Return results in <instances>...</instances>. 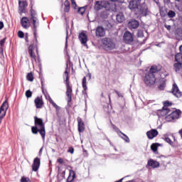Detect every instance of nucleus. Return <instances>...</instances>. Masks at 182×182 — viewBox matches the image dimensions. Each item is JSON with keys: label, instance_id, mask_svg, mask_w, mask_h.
Here are the masks:
<instances>
[{"label": "nucleus", "instance_id": "obj_1", "mask_svg": "<svg viewBox=\"0 0 182 182\" xmlns=\"http://www.w3.org/2000/svg\"><path fill=\"white\" fill-rule=\"evenodd\" d=\"M32 22V31L33 33V40L31 41V45L28 47V53L33 59L36 62V55L33 53V50H36L37 55H39V50L38 48V28L39 27V20L37 18H30Z\"/></svg>", "mask_w": 182, "mask_h": 182}, {"label": "nucleus", "instance_id": "obj_2", "mask_svg": "<svg viewBox=\"0 0 182 182\" xmlns=\"http://www.w3.org/2000/svg\"><path fill=\"white\" fill-rule=\"evenodd\" d=\"M161 70V65H152L149 71L146 73L144 77V82L146 87L154 89L156 87V73H159Z\"/></svg>", "mask_w": 182, "mask_h": 182}, {"label": "nucleus", "instance_id": "obj_3", "mask_svg": "<svg viewBox=\"0 0 182 182\" xmlns=\"http://www.w3.org/2000/svg\"><path fill=\"white\" fill-rule=\"evenodd\" d=\"M69 64L66 63L65 70L63 75L64 82L66 85V96L68 97V106H70V102H72V86H70V81H69Z\"/></svg>", "mask_w": 182, "mask_h": 182}, {"label": "nucleus", "instance_id": "obj_4", "mask_svg": "<svg viewBox=\"0 0 182 182\" xmlns=\"http://www.w3.org/2000/svg\"><path fill=\"white\" fill-rule=\"evenodd\" d=\"M34 124L36 127L40 129V134L43 140H45V136H46V131L45 129V123H43V119L36 116L34 117Z\"/></svg>", "mask_w": 182, "mask_h": 182}, {"label": "nucleus", "instance_id": "obj_5", "mask_svg": "<svg viewBox=\"0 0 182 182\" xmlns=\"http://www.w3.org/2000/svg\"><path fill=\"white\" fill-rule=\"evenodd\" d=\"M102 49H104V50H106L107 52L113 50V49L116 48V44L114 43V41H113V39L112 38H104L102 40Z\"/></svg>", "mask_w": 182, "mask_h": 182}, {"label": "nucleus", "instance_id": "obj_6", "mask_svg": "<svg viewBox=\"0 0 182 182\" xmlns=\"http://www.w3.org/2000/svg\"><path fill=\"white\" fill-rule=\"evenodd\" d=\"M134 12L136 15L140 16V18H143L150 14V10H149V6H146V3H142L139 5L138 9H136V11Z\"/></svg>", "mask_w": 182, "mask_h": 182}, {"label": "nucleus", "instance_id": "obj_7", "mask_svg": "<svg viewBox=\"0 0 182 182\" xmlns=\"http://www.w3.org/2000/svg\"><path fill=\"white\" fill-rule=\"evenodd\" d=\"M141 5V0H131L129 1L128 8L132 11V12H136L137 9Z\"/></svg>", "mask_w": 182, "mask_h": 182}, {"label": "nucleus", "instance_id": "obj_8", "mask_svg": "<svg viewBox=\"0 0 182 182\" xmlns=\"http://www.w3.org/2000/svg\"><path fill=\"white\" fill-rule=\"evenodd\" d=\"M180 114H181V111L180 109H176V111H173L171 114H168L166 119L167 122H172V120H176L180 117Z\"/></svg>", "mask_w": 182, "mask_h": 182}, {"label": "nucleus", "instance_id": "obj_9", "mask_svg": "<svg viewBox=\"0 0 182 182\" xmlns=\"http://www.w3.org/2000/svg\"><path fill=\"white\" fill-rule=\"evenodd\" d=\"M28 6V1L26 0L18 1V14H26V7Z\"/></svg>", "mask_w": 182, "mask_h": 182}, {"label": "nucleus", "instance_id": "obj_10", "mask_svg": "<svg viewBox=\"0 0 182 182\" xmlns=\"http://www.w3.org/2000/svg\"><path fill=\"white\" fill-rule=\"evenodd\" d=\"M171 102L168 100H166L164 102V107L162 109H159V112H161V116H167L168 113H170V109H168V106H171Z\"/></svg>", "mask_w": 182, "mask_h": 182}, {"label": "nucleus", "instance_id": "obj_11", "mask_svg": "<svg viewBox=\"0 0 182 182\" xmlns=\"http://www.w3.org/2000/svg\"><path fill=\"white\" fill-rule=\"evenodd\" d=\"M171 93L173 95L176 97H181L182 93L181 91H180V89L178 88V86L177 85V83L174 82L172 86V89L171 91Z\"/></svg>", "mask_w": 182, "mask_h": 182}, {"label": "nucleus", "instance_id": "obj_12", "mask_svg": "<svg viewBox=\"0 0 182 182\" xmlns=\"http://www.w3.org/2000/svg\"><path fill=\"white\" fill-rule=\"evenodd\" d=\"M123 39L125 43L130 44L132 43V42H133L134 38L133 37V34H132L130 31H125V33H124Z\"/></svg>", "mask_w": 182, "mask_h": 182}, {"label": "nucleus", "instance_id": "obj_13", "mask_svg": "<svg viewBox=\"0 0 182 182\" xmlns=\"http://www.w3.org/2000/svg\"><path fill=\"white\" fill-rule=\"evenodd\" d=\"M140 26V22L139 21L132 18L128 22V28L131 31H133V29H137Z\"/></svg>", "mask_w": 182, "mask_h": 182}, {"label": "nucleus", "instance_id": "obj_14", "mask_svg": "<svg viewBox=\"0 0 182 182\" xmlns=\"http://www.w3.org/2000/svg\"><path fill=\"white\" fill-rule=\"evenodd\" d=\"M9 105H8V100H5L0 107V114L1 116H6V110H8Z\"/></svg>", "mask_w": 182, "mask_h": 182}, {"label": "nucleus", "instance_id": "obj_15", "mask_svg": "<svg viewBox=\"0 0 182 182\" xmlns=\"http://www.w3.org/2000/svg\"><path fill=\"white\" fill-rule=\"evenodd\" d=\"M78 39L81 42L82 45L87 48V36L84 32H81L78 36Z\"/></svg>", "mask_w": 182, "mask_h": 182}, {"label": "nucleus", "instance_id": "obj_16", "mask_svg": "<svg viewBox=\"0 0 182 182\" xmlns=\"http://www.w3.org/2000/svg\"><path fill=\"white\" fill-rule=\"evenodd\" d=\"M21 25L24 29H28L31 26V21L28 17H22L21 19Z\"/></svg>", "mask_w": 182, "mask_h": 182}, {"label": "nucleus", "instance_id": "obj_17", "mask_svg": "<svg viewBox=\"0 0 182 182\" xmlns=\"http://www.w3.org/2000/svg\"><path fill=\"white\" fill-rule=\"evenodd\" d=\"M146 136L149 140H153L154 137L159 136V131L157 129H152L146 132Z\"/></svg>", "mask_w": 182, "mask_h": 182}, {"label": "nucleus", "instance_id": "obj_18", "mask_svg": "<svg viewBox=\"0 0 182 182\" xmlns=\"http://www.w3.org/2000/svg\"><path fill=\"white\" fill-rule=\"evenodd\" d=\"M39 167H41V159H39V157H36L34 159L32 164L33 171H38L39 170Z\"/></svg>", "mask_w": 182, "mask_h": 182}, {"label": "nucleus", "instance_id": "obj_19", "mask_svg": "<svg viewBox=\"0 0 182 182\" xmlns=\"http://www.w3.org/2000/svg\"><path fill=\"white\" fill-rule=\"evenodd\" d=\"M95 34H96V36H97L98 38L103 37L105 35H106V31H105V28H103L102 26H98L95 30Z\"/></svg>", "mask_w": 182, "mask_h": 182}, {"label": "nucleus", "instance_id": "obj_20", "mask_svg": "<svg viewBox=\"0 0 182 182\" xmlns=\"http://www.w3.org/2000/svg\"><path fill=\"white\" fill-rule=\"evenodd\" d=\"M58 173L57 175V180L58 182H60L63 180H65L66 171H62V168H60V166H58Z\"/></svg>", "mask_w": 182, "mask_h": 182}, {"label": "nucleus", "instance_id": "obj_21", "mask_svg": "<svg viewBox=\"0 0 182 182\" xmlns=\"http://www.w3.org/2000/svg\"><path fill=\"white\" fill-rule=\"evenodd\" d=\"M77 122L78 123V132L79 133H83L85 132V122H83V119L78 117L77 118Z\"/></svg>", "mask_w": 182, "mask_h": 182}, {"label": "nucleus", "instance_id": "obj_22", "mask_svg": "<svg viewBox=\"0 0 182 182\" xmlns=\"http://www.w3.org/2000/svg\"><path fill=\"white\" fill-rule=\"evenodd\" d=\"M34 103L36 105V109H42L43 107V100H42V97H37L35 100Z\"/></svg>", "mask_w": 182, "mask_h": 182}, {"label": "nucleus", "instance_id": "obj_23", "mask_svg": "<svg viewBox=\"0 0 182 182\" xmlns=\"http://www.w3.org/2000/svg\"><path fill=\"white\" fill-rule=\"evenodd\" d=\"M147 164L149 167H152V168H157V167H160V163L151 159L148 161Z\"/></svg>", "mask_w": 182, "mask_h": 182}, {"label": "nucleus", "instance_id": "obj_24", "mask_svg": "<svg viewBox=\"0 0 182 182\" xmlns=\"http://www.w3.org/2000/svg\"><path fill=\"white\" fill-rule=\"evenodd\" d=\"M76 177V173L75 171L70 169L69 170V176L67 178V182H73Z\"/></svg>", "mask_w": 182, "mask_h": 182}, {"label": "nucleus", "instance_id": "obj_25", "mask_svg": "<svg viewBox=\"0 0 182 182\" xmlns=\"http://www.w3.org/2000/svg\"><path fill=\"white\" fill-rule=\"evenodd\" d=\"M109 104H107L103 106V109L106 113H109L112 110V99L110 98V95H108Z\"/></svg>", "mask_w": 182, "mask_h": 182}, {"label": "nucleus", "instance_id": "obj_26", "mask_svg": "<svg viewBox=\"0 0 182 182\" xmlns=\"http://www.w3.org/2000/svg\"><path fill=\"white\" fill-rule=\"evenodd\" d=\"M116 19L118 23H123V21H126V18L124 17V15L122 13L117 14Z\"/></svg>", "mask_w": 182, "mask_h": 182}, {"label": "nucleus", "instance_id": "obj_27", "mask_svg": "<svg viewBox=\"0 0 182 182\" xmlns=\"http://www.w3.org/2000/svg\"><path fill=\"white\" fill-rule=\"evenodd\" d=\"M160 146H161V144L159 143H154L151 145V150H152L155 154H159V151H157V150Z\"/></svg>", "mask_w": 182, "mask_h": 182}, {"label": "nucleus", "instance_id": "obj_28", "mask_svg": "<svg viewBox=\"0 0 182 182\" xmlns=\"http://www.w3.org/2000/svg\"><path fill=\"white\" fill-rule=\"evenodd\" d=\"M82 88L84 89L82 90V95H87V92H86L87 90L86 77H83L82 78Z\"/></svg>", "mask_w": 182, "mask_h": 182}, {"label": "nucleus", "instance_id": "obj_29", "mask_svg": "<svg viewBox=\"0 0 182 182\" xmlns=\"http://www.w3.org/2000/svg\"><path fill=\"white\" fill-rule=\"evenodd\" d=\"M100 18H102V19H107L109 18V10H105L100 12Z\"/></svg>", "mask_w": 182, "mask_h": 182}, {"label": "nucleus", "instance_id": "obj_30", "mask_svg": "<svg viewBox=\"0 0 182 182\" xmlns=\"http://www.w3.org/2000/svg\"><path fill=\"white\" fill-rule=\"evenodd\" d=\"M30 14H31L30 19L38 18V13H36V11L33 9V5H31V6Z\"/></svg>", "mask_w": 182, "mask_h": 182}, {"label": "nucleus", "instance_id": "obj_31", "mask_svg": "<svg viewBox=\"0 0 182 182\" xmlns=\"http://www.w3.org/2000/svg\"><path fill=\"white\" fill-rule=\"evenodd\" d=\"M181 68H182V63L176 62L173 64V68L175 72H176V73L178 72H180V70H181Z\"/></svg>", "mask_w": 182, "mask_h": 182}, {"label": "nucleus", "instance_id": "obj_32", "mask_svg": "<svg viewBox=\"0 0 182 182\" xmlns=\"http://www.w3.org/2000/svg\"><path fill=\"white\" fill-rule=\"evenodd\" d=\"M109 122L113 130H114V132L118 134V136H120V134H122V131H120V129H119V127L114 125L113 122H112V120H110Z\"/></svg>", "mask_w": 182, "mask_h": 182}, {"label": "nucleus", "instance_id": "obj_33", "mask_svg": "<svg viewBox=\"0 0 182 182\" xmlns=\"http://www.w3.org/2000/svg\"><path fill=\"white\" fill-rule=\"evenodd\" d=\"M31 132L33 134H38V133L41 134V128L34 125L33 127H31Z\"/></svg>", "mask_w": 182, "mask_h": 182}, {"label": "nucleus", "instance_id": "obj_34", "mask_svg": "<svg viewBox=\"0 0 182 182\" xmlns=\"http://www.w3.org/2000/svg\"><path fill=\"white\" fill-rule=\"evenodd\" d=\"M95 7L97 9V11L102 9V8H103V1H97L95 2Z\"/></svg>", "mask_w": 182, "mask_h": 182}, {"label": "nucleus", "instance_id": "obj_35", "mask_svg": "<svg viewBox=\"0 0 182 182\" xmlns=\"http://www.w3.org/2000/svg\"><path fill=\"white\" fill-rule=\"evenodd\" d=\"M119 137H122V139L126 141V143H130V139L129 138V136H127V135H126V134L122 132L120 134Z\"/></svg>", "mask_w": 182, "mask_h": 182}, {"label": "nucleus", "instance_id": "obj_36", "mask_svg": "<svg viewBox=\"0 0 182 182\" xmlns=\"http://www.w3.org/2000/svg\"><path fill=\"white\" fill-rule=\"evenodd\" d=\"M175 62H178L182 63V53H178L175 55Z\"/></svg>", "mask_w": 182, "mask_h": 182}, {"label": "nucleus", "instance_id": "obj_37", "mask_svg": "<svg viewBox=\"0 0 182 182\" xmlns=\"http://www.w3.org/2000/svg\"><path fill=\"white\" fill-rule=\"evenodd\" d=\"M48 102L49 103H50V105H52L55 107L56 110H59L60 109L59 106H58V105H56V103L53 102V100H52V97H50V96H48Z\"/></svg>", "mask_w": 182, "mask_h": 182}, {"label": "nucleus", "instance_id": "obj_38", "mask_svg": "<svg viewBox=\"0 0 182 182\" xmlns=\"http://www.w3.org/2000/svg\"><path fill=\"white\" fill-rule=\"evenodd\" d=\"M87 9V6L80 7L77 10V13L80 14V15H83L86 11Z\"/></svg>", "mask_w": 182, "mask_h": 182}, {"label": "nucleus", "instance_id": "obj_39", "mask_svg": "<svg viewBox=\"0 0 182 182\" xmlns=\"http://www.w3.org/2000/svg\"><path fill=\"white\" fill-rule=\"evenodd\" d=\"M168 17V18H174L176 17V11H173V10H169L167 13Z\"/></svg>", "mask_w": 182, "mask_h": 182}, {"label": "nucleus", "instance_id": "obj_40", "mask_svg": "<svg viewBox=\"0 0 182 182\" xmlns=\"http://www.w3.org/2000/svg\"><path fill=\"white\" fill-rule=\"evenodd\" d=\"M137 38H144V33L143 32V30L139 29L136 33Z\"/></svg>", "mask_w": 182, "mask_h": 182}, {"label": "nucleus", "instance_id": "obj_41", "mask_svg": "<svg viewBox=\"0 0 182 182\" xmlns=\"http://www.w3.org/2000/svg\"><path fill=\"white\" fill-rule=\"evenodd\" d=\"M26 77L29 82H33V74L32 73H28Z\"/></svg>", "mask_w": 182, "mask_h": 182}, {"label": "nucleus", "instance_id": "obj_42", "mask_svg": "<svg viewBox=\"0 0 182 182\" xmlns=\"http://www.w3.org/2000/svg\"><path fill=\"white\" fill-rule=\"evenodd\" d=\"M112 28H113L112 23H110L109 21L105 22V29H107V31H110Z\"/></svg>", "mask_w": 182, "mask_h": 182}, {"label": "nucleus", "instance_id": "obj_43", "mask_svg": "<svg viewBox=\"0 0 182 182\" xmlns=\"http://www.w3.org/2000/svg\"><path fill=\"white\" fill-rule=\"evenodd\" d=\"M39 78H40V80H41L42 92L43 93L44 92H43V87L45 86L44 79H43V77L42 75H41L39 76Z\"/></svg>", "mask_w": 182, "mask_h": 182}, {"label": "nucleus", "instance_id": "obj_44", "mask_svg": "<svg viewBox=\"0 0 182 182\" xmlns=\"http://www.w3.org/2000/svg\"><path fill=\"white\" fill-rule=\"evenodd\" d=\"M68 28H69V26H68L66 28V37H65V49H68V38L69 36V31H68Z\"/></svg>", "mask_w": 182, "mask_h": 182}, {"label": "nucleus", "instance_id": "obj_45", "mask_svg": "<svg viewBox=\"0 0 182 182\" xmlns=\"http://www.w3.org/2000/svg\"><path fill=\"white\" fill-rule=\"evenodd\" d=\"M57 163H59L61 166H66V162L62 158H58L57 159Z\"/></svg>", "mask_w": 182, "mask_h": 182}, {"label": "nucleus", "instance_id": "obj_46", "mask_svg": "<svg viewBox=\"0 0 182 182\" xmlns=\"http://www.w3.org/2000/svg\"><path fill=\"white\" fill-rule=\"evenodd\" d=\"M166 87V82L163 81L162 83H161L159 86H158V89L159 90H164V88Z\"/></svg>", "mask_w": 182, "mask_h": 182}, {"label": "nucleus", "instance_id": "obj_47", "mask_svg": "<svg viewBox=\"0 0 182 182\" xmlns=\"http://www.w3.org/2000/svg\"><path fill=\"white\" fill-rule=\"evenodd\" d=\"M26 97H27V99L32 97V91H31V90L26 91Z\"/></svg>", "mask_w": 182, "mask_h": 182}, {"label": "nucleus", "instance_id": "obj_48", "mask_svg": "<svg viewBox=\"0 0 182 182\" xmlns=\"http://www.w3.org/2000/svg\"><path fill=\"white\" fill-rule=\"evenodd\" d=\"M5 42H6V37L0 40V47L4 48L5 46Z\"/></svg>", "mask_w": 182, "mask_h": 182}, {"label": "nucleus", "instance_id": "obj_49", "mask_svg": "<svg viewBox=\"0 0 182 182\" xmlns=\"http://www.w3.org/2000/svg\"><path fill=\"white\" fill-rule=\"evenodd\" d=\"M164 140L166 143H168V144H170L171 146V144H173V141H171V139H169L168 136H166L165 138H164Z\"/></svg>", "mask_w": 182, "mask_h": 182}, {"label": "nucleus", "instance_id": "obj_50", "mask_svg": "<svg viewBox=\"0 0 182 182\" xmlns=\"http://www.w3.org/2000/svg\"><path fill=\"white\" fill-rule=\"evenodd\" d=\"M18 38H20L21 39H22V38H25V33H24L23 31H19L18 32Z\"/></svg>", "mask_w": 182, "mask_h": 182}, {"label": "nucleus", "instance_id": "obj_51", "mask_svg": "<svg viewBox=\"0 0 182 182\" xmlns=\"http://www.w3.org/2000/svg\"><path fill=\"white\" fill-rule=\"evenodd\" d=\"M21 182H31V179H29V178H26L25 176H22L21 179Z\"/></svg>", "mask_w": 182, "mask_h": 182}, {"label": "nucleus", "instance_id": "obj_52", "mask_svg": "<svg viewBox=\"0 0 182 182\" xmlns=\"http://www.w3.org/2000/svg\"><path fill=\"white\" fill-rule=\"evenodd\" d=\"M176 34H178V36H182V28H178L176 30Z\"/></svg>", "mask_w": 182, "mask_h": 182}, {"label": "nucleus", "instance_id": "obj_53", "mask_svg": "<svg viewBox=\"0 0 182 182\" xmlns=\"http://www.w3.org/2000/svg\"><path fill=\"white\" fill-rule=\"evenodd\" d=\"M114 92L116 93V95H117L118 97H124L123 94L120 93L117 90H114Z\"/></svg>", "mask_w": 182, "mask_h": 182}, {"label": "nucleus", "instance_id": "obj_54", "mask_svg": "<svg viewBox=\"0 0 182 182\" xmlns=\"http://www.w3.org/2000/svg\"><path fill=\"white\" fill-rule=\"evenodd\" d=\"M65 7H70V2H69L68 0H65L64 2Z\"/></svg>", "mask_w": 182, "mask_h": 182}, {"label": "nucleus", "instance_id": "obj_55", "mask_svg": "<svg viewBox=\"0 0 182 182\" xmlns=\"http://www.w3.org/2000/svg\"><path fill=\"white\" fill-rule=\"evenodd\" d=\"M68 151V153H70L71 154H73V153H75V149H73V147H69Z\"/></svg>", "mask_w": 182, "mask_h": 182}, {"label": "nucleus", "instance_id": "obj_56", "mask_svg": "<svg viewBox=\"0 0 182 182\" xmlns=\"http://www.w3.org/2000/svg\"><path fill=\"white\" fill-rule=\"evenodd\" d=\"M25 41L26 42H29V35L28 34V33H25Z\"/></svg>", "mask_w": 182, "mask_h": 182}, {"label": "nucleus", "instance_id": "obj_57", "mask_svg": "<svg viewBox=\"0 0 182 182\" xmlns=\"http://www.w3.org/2000/svg\"><path fill=\"white\" fill-rule=\"evenodd\" d=\"M164 26L167 31H171V26L165 24Z\"/></svg>", "mask_w": 182, "mask_h": 182}, {"label": "nucleus", "instance_id": "obj_58", "mask_svg": "<svg viewBox=\"0 0 182 182\" xmlns=\"http://www.w3.org/2000/svg\"><path fill=\"white\" fill-rule=\"evenodd\" d=\"M4 22L3 21H0V31H2V29H4Z\"/></svg>", "mask_w": 182, "mask_h": 182}, {"label": "nucleus", "instance_id": "obj_59", "mask_svg": "<svg viewBox=\"0 0 182 182\" xmlns=\"http://www.w3.org/2000/svg\"><path fill=\"white\" fill-rule=\"evenodd\" d=\"M69 11H70V7H65L64 8V11L68 13L69 12Z\"/></svg>", "mask_w": 182, "mask_h": 182}, {"label": "nucleus", "instance_id": "obj_60", "mask_svg": "<svg viewBox=\"0 0 182 182\" xmlns=\"http://www.w3.org/2000/svg\"><path fill=\"white\" fill-rule=\"evenodd\" d=\"M72 4L75 5V6H77V4H76V1L75 0H71ZM75 9H76V7H75Z\"/></svg>", "mask_w": 182, "mask_h": 182}, {"label": "nucleus", "instance_id": "obj_61", "mask_svg": "<svg viewBox=\"0 0 182 182\" xmlns=\"http://www.w3.org/2000/svg\"><path fill=\"white\" fill-rule=\"evenodd\" d=\"M0 54L4 55V47H0Z\"/></svg>", "mask_w": 182, "mask_h": 182}, {"label": "nucleus", "instance_id": "obj_62", "mask_svg": "<svg viewBox=\"0 0 182 182\" xmlns=\"http://www.w3.org/2000/svg\"><path fill=\"white\" fill-rule=\"evenodd\" d=\"M4 117H5V116L0 114V124L1 123H2V120L4 119Z\"/></svg>", "mask_w": 182, "mask_h": 182}, {"label": "nucleus", "instance_id": "obj_63", "mask_svg": "<svg viewBox=\"0 0 182 182\" xmlns=\"http://www.w3.org/2000/svg\"><path fill=\"white\" fill-rule=\"evenodd\" d=\"M87 77H89V80H90V79H92V74L91 73H88L87 75Z\"/></svg>", "mask_w": 182, "mask_h": 182}, {"label": "nucleus", "instance_id": "obj_64", "mask_svg": "<svg viewBox=\"0 0 182 182\" xmlns=\"http://www.w3.org/2000/svg\"><path fill=\"white\" fill-rule=\"evenodd\" d=\"M164 4H170V0H164Z\"/></svg>", "mask_w": 182, "mask_h": 182}]
</instances>
